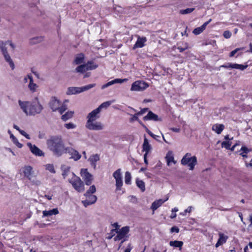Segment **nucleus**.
I'll use <instances>...</instances> for the list:
<instances>
[{"label":"nucleus","mask_w":252,"mask_h":252,"mask_svg":"<svg viewBox=\"0 0 252 252\" xmlns=\"http://www.w3.org/2000/svg\"><path fill=\"white\" fill-rule=\"evenodd\" d=\"M47 148L57 157L62 156L65 153V147L61 135H53L47 140Z\"/></svg>","instance_id":"1"},{"label":"nucleus","mask_w":252,"mask_h":252,"mask_svg":"<svg viewBox=\"0 0 252 252\" xmlns=\"http://www.w3.org/2000/svg\"><path fill=\"white\" fill-rule=\"evenodd\" d=\"M128 80L127 79L125 78V79H121V78H117L111 81H109L107 82V83L104 84L102 86L101 89H104L113 84H116V83H123L124 82H126Z\"/></svg>","instance_id":"16"},{"label":"nucleus","mask_w":252,"mask_h":252,"mask_svg":"<svg viewBox=\"0 0 252 252\" xmlns=\"http://www.w3.org/2000/svg\"><path fill=\"white\" fill-rule=\"evenodd\" d=\"M61 168L63 171L62 176H63V178H65L68 175V173L70 169V167L66 166L64 165H62Z\"/></svg>","instance_id":"35"},{"label":"nucleus","mask_w":252,"mask_h":252,"mask_svg":"<svg viewBox=\"0 0 252 252\" xmlns=\"http://www.w3.org/2000/svg\"><path fill=\"white\" fill-rule=\"evenodd\" d=\"M128 108H129L131 110H132V111H133L134 112H136V113L134 115H132L131 114H129L128 113H127V115L132 116V117L130 118H129V122L130 123H132V122H133L134 121H137L138 122V123L140 125V123H142V122L138 118V116L139 115H137V110L136 109H135L134 108H132L131 107H130V106L128 107Z\"/></svg>","instance_id":"22"},{"label":"nucleus","mask_w":252,"mask_h":252,"mask_svg":"<svg viewBox=\"0 0 252 252\" xmlns=\"http://www.w3.org/2000/svg\"><path fill=\"white\" fill-rule=\"evenodd\" d=\"M144 121H152L154 122L162 121V118H159L158 116L154 113L152 111H149L147 115L143 118Z\"/></svg>","instance_id":"12"},{"label":"nucleus","mask_w":252,"mask_h":252,"mask_svg":"<svg viewBox=\"0 0 252 252\" xmlns=\"http://www.w3.org/2000/svg\"><path fill=\"white\" fill-rule=\"evenodd\" d=\"M82 203L85 207L92 205V203L88 200V199L82 201Z\"/></svg>","instance_id":"58"},{"label":"nucleus","mask_w":252,"mask_h":252,"mask_svg":"<svg viewBox=\"0 0 252 252\" xmlns=\"http://www.w3.org/2000/svg\"><path fill=\"white\" fill-rule=\"evenodd\" d=\"M114 232H116V229H112L110 233H107L108 236L106 237V239L108 240L111 239L115 236Z\"/></svg>","instance_id":"49"},{"label":"nucleus","mask_w":252,"mask_h":252,"mask_svg":"<svg viewBox=\"0 0 252 252\" xmlns=\"http://www.w3.org/2000/svg\"><path fill=\"white\" fill-rule=\"evenodd\" d=\"M37 224L39 225V227L40 228H44L46 226L50 225V223H40L39 224L38 222H37Z\"/></svg>","instance_id":"63"},{"label":"nucleus","mask_w":252,"mask_h":252,"mask_svg":"<svg viewBox=\"0 0 252 252\" xmlns=\"http://www.w3.org/2000/svg\"><path fill=\"white\" fill-rule=\"evenodd\" d=\"M85 65L87 70L95 69L98 67V64H94L93 61H89Z\"/></svg>","instance_id":"33"},{"label":"nucleus","mask_w":252,"mask_h":252,"mask_svg":"<svg viewBox=\"0 0 252 252\" xmlns=\"http://www.w3.org/2000/svg\"><path fill=\"white\" fill-rule=\"evenodd\" d=\"M166 158L167 160V164L169 165V163L174 161V157L172 156H169L168 154H167L166 156Z\"/></svg>","instance_id":"53"},{"label":"nucleus","mask_w":252,"mask_h":252,"mask_svg":"<svg viewBox=\"0 0 252 252\" xmlns=\"http://www.w3.org/2000/svg\"><path fill=\"white\" fill-rule=\"evenodd\" d=\"M47 169L50 171L51 173H55V170L53 164H47Z\"/></svg>","instance_id":"51"},{"label":"nucleus","mask_w":252,"mask_h":252,"mask_svg":"<svg viewBox=\"0 0 252 252\" xmlns=\"http://www.w3.org/2000/svg\"><path fill=\"white\" fill-rule=\"evenodd\" d=\"M228 239V236H225L223 233H219V238L218 240L217 243L216 244L215 247L216 248L219 247L220 246L224 244Z\"/></svg>","instance_id":"20"},{"label":"nucleus","mask_w":252,"mask_h":252,"mask_svg":"<svg viewBox=\"0 0 252 252\" xmlns=\"http://www.w3.org/2000/svg\"><path fill=\"white\" fill-rule=\"evenodd\" d=\"M80 174L84 180L85 184L87 186H90L93 180V176L88 172V169L86 168L81 169Z\"/></svg>","instance_id":"7"},{"label":"nucleus","mask_w":252,"mask_h":252,"mask_svg":"<svg viewBox=\"0 0 252 252\" xmlns=\"http://www.w3.org/2000/svg\"><path fill=\"white\" fill-rule=\"evenodd\" d=\"M100 111L97 108L89 113L87 116V122H94L100 117Z\"/></svg>","instance_id":"10"},{"label":"nucleus","mask_w":252,"mask_h":252,"mask_svg":"<svg viewBox=\"0 0 252 252\" xmlns=\"http://www.w3.org/2000/svg\"><path fill=\"white\" fill-rule=\"evenodd\" d=\"M135 182L137 187L140 189L141 191L142 192H144L145 190V184L144 181L137 178Z\"/></svg>","instance_id":"30"},{"label":"nucleus","mask_w":252,"mask_h":252,"mask_svg":"<svg viewBox=\"0 0 252 252\" xmlns=\"http://www.w3.org/2000/svg\"><path fill=\"white\" fill-rule=\"evenodd\" d=\"M86 127L91 130H100L104 128V126L100 122H86Z\"/></svg>","instance_id":"9"},{"label":"nucleus","mask_w":252,"mask_h":252,"mask_svg":"<svg viewBox=\"0 0 252 252\" xmlns=\"http://www.w3.org/2000/svg\"><path fill=\"white\" fill-rule=\"evenodd\" d=\"M87 197L92 204H94L97 200V197L94 195L89 194Z\"/></svg>","instance_id":"42"},{"label":"nucleus","mask_w":252,"mask_h":252,"mask_svg":"<svg viewBox=\"0 0 252 252\" xmlns=\"http://www.w3.org/2000/svg\"><path fill=\"white\" fill-rule=\"evenodd\" d=\"M192 207L189 206L187 209H186L183 212L180 213V215L183 216L186 215L187 213H189L191 211Z\"/></svg>","instance_id":"56"},{"label":"nucleus","mask_w":252,"mask_h":252,"mask_svg":"<svg viewBox=\"0 0 252 252\" xmlns=\"http://www.w3.org/2000/svg\"><path fill=\"white\" fill-rule=\"evenodd\" d=\"M248 66L247 63L245 64H240L238 63H233V65L231 66V68H235L239 69L241 70H244Z\"/></svg>","instance_id":"31"},{"label":"nucleus","mask_w":252,"mask_h":252,"mask_svg":"<svg viewBox=\"0 0 252 252\" xmlns=\"http://www.w3.org/2000/svg\"><path fill=\"white\" fill-rule=\"evenodd\" d=\"M37 85L33 83V80L31 79L30 83L29 84V88L32 92H35V89L37 87Z\"/></svg>","instance_id":"41"},{"label":"nucleus","mask_w":252,"mask_h":252,"mask_svg":"<svg viewBox=\"0 0 252 252\" xmlns=\"http://www.w3.org/2000/svg\"><path fill=\"white\" fill-rule=\"evenodd\" d=\"M99 160V156L98 154H95L91 156L88 160L90 161L91 165L93 167L94 169L96 168V162Z\"/></svg>","instance_id":"23"},{"label":"nucleus","mask_w":252,"mask_h":252,"mask_svg":"<svg viewBox=\"0 0 252 252\" xmlns=\"http://www.w3.org/2000/svg\"><path fill=\"white\" fill-rule=\"evenodd\" d=\"M148 86V84L143 81H136L132 84L130 90L132 91H143Z\"/></svg>","instance_id":"8"},{"label":"nucleus","mask_w":252,"mask_h":252,"mask_svg":"<svg viewBox=\"0 0 252 252\" xmlns=\"http://www.w3.org/2000/svg\"><path fill=\"white\" fill-rule=\"evenodd\" d=\"M231 32L229 31H225L223 33V35L225 38H229L231 37Z\"/></svg>","instance_id":"52"},{"label":"nucleus","mask_w":252,"mask_h":252,"mask_svg":"<svg viewBox=\"0 0 252 252\" xmlns=\"http://www.w3.org/2000/svg\"><path fill=\"white\" fill-rule=\"evenodd\" d=\"M1 51L2 52V53L3 55V56H5V55H9V54L7 52V49L5 46H2L0 47Z\"/></svg>","instance_id":"55"},{"label":"nucleus","mask_w":252,"mask_h":252,"mask_svg":"<svg viewBox=\"0 0 252 252\" xmlns=\"http://www.w3.org/2000/svg\"><path fill=\"white\" fill-rule=\"evenodd\" d=\"M181 163L183 165H188L189 170H192L197 164V160L195 156L191 157V154L187 153L183 157Z\"/></svg>","instance_id":"3"},{"label":"nucleus","mask_w":252,"mask_h":252,"mask_svg":"<svg viewBox=\"0 0 252 252\" xmlns=\"http://www.w3.org/2000/svg\"><path fill=\"white\" fill-rule=\"evenodd\" d=\"M84 54L80 53L78 54L74 60V63L76 64H80L83 63L84 60Z\"/></svg>","instance_id":"28"},{"label":"nucleus","mask_w":252,"mask_h":252,"mask_svg":"<svg viewBox=\"0 0 252 252\" xmlns=\"http://www.w3.org/2000/svg\"><path fill=\"white\" fill-rule=\"evenodd\" d=\"M4 59L5 60V61L9 63L11 68L12 69H14V63L12 61V59H11V57L10 56H9V55H5V56H4Z\"/></svg>","instance_id":"37"},{"label":"nucleus","mask_w":252,"mask_h":252,"mask_svg":"<svg viewBox=\"0 0 252 252\" xmlns=\"http://www.w3.org/2000/svg\"><path fill=\"white\" fill-rule=\"evenodd\" d=\"M113 177L116 180V190H120L123 184L121 169L119 168L115 171L113 174Z\"/></svg>","instance_id":"6"},{"label":"nucleus","mask_w":252,"mask_h":252,"mask_svg":"<svg viewBox=\"0 0 252 252\" xmlns=\"http://www.w3.org/2000/svg\"><path fill=\"white\" fill-rule=\"evenodd\" d=\"M131 176L130 173L128 171H126L125 173V182L126 184L130 185L131 184Z\"/></svg>","instance_id":"36"},{"label":"nucleus","mask_w":252,"mask_h":252,"mask_svg":"<svg viewBox=\"0 0 252 252\" xmlns=\"http://www.w3.org/2000/svg\"><path fill=\"white\" fill-rule=\"evenodd\" d=\"M74 111H69L66 112L64 114L62 115L61 119L65 122L67 120L72 118L73 116Z\"/></svg>","instance_id":"29"},{"label":"nucleus","mask_w":252,"mask_h":252,"mask_svg":"<svg viewBox=\"0 0 252 252\" xmlns=\"http://www.w3.org/2000/svg\"><path fill=\"white\" fill-rule=\"evenodd\" d=\"M22 170L24 174V177H26L31 181L32 185H35L36 186L40 185V182L39 181L32 179V166H25L22 169Z\"/></svg>","instance_id":"5"},{"label":"nucleus","mask_w":252,"mask_h":252,"mask_svg":"<svg viewBox=\"0 0 252 252\" xmlns=\"http://www.w3.org/2000/svg\"><path fill=\"white\" fill-rule=\"evenodd\" d=\"M233 65V63H228L224 64L220 66V67H223L225 68H231V66Z\"/></svg>","instance_id":"61"},{"label":"nucleus","mask_w":252,"mask_h":252,"mask_svg":"<svg viewBox=\"0 0 252 252\" xmlns=\"http://www.w3.org/2000/svg\"><path fill=\"white\" fill-rule=\"evenodd\" d=\"M18 103L21 109L27 115L34 116L40 114L43 109L37 97H35L32 101L19 100Z\"/></svg>","instance_id":"2"},{"label":"nucleus","mask_w":252,"mask_h":252,"mask_svg":"<svg viewBox=\"0 0 252 252\" xmlns=\"http://www.w3.org/2000/svg\"><path fill=\"white\" fill-rule=\"evenodd\" d=\"M43 36H36L30 39L29 43L31 45H35L42 42L43 41Z\"/></svg>","instance_id":"25"},{"label":"nucleus","mask_w":252,"mask_h":252,"mask_svg":"<svg viewBox=\"0 0 252 252\" xmlns=\"http://www.w3.org/2000/svg\"><path fill=\"white\" fill-rule=\"evenodd\" d=\"M147 41L146 37H140L138 36L137 41L133 46V48H142L145 46V42Z\"/></svg>","instance_id":"18"},{"label":"nucleus","mask_w":252,"mask_h":252,"mask_svg":"<svg viewBox=\"0 0 252 252\" xmlns=\"http://www.w3.org/2000/svg\"><path fill=\"white\" fill-rule=\"evenodd\" d=\"M111 104V102L110 101H106V102H104L103 103H102V104H101L97 108L98 109H99V110L101 111L102 108H107V107H108Z\"/></svg>","instance_id":"43"},{"label":"nucleus","mask_w":252,"mask_h":252,"mask_svg":"<svg viewBox=\"0 0 252 252\" xmlns=\"http://www.w3.org/2000/svg\"><path fill=\"white\" fill-rule=\"evenodd\" d=\"M168 198H167L165 200H163L161 199H159L158 200H156L153 202L151 206V209L154 211L157 210L159 207H160L164 202H165L166 200H168Z\"/></svg>","instance_id":"21"},{"label":"nucleus","mask_w":252,"mask_h":252,"mask_svg":"<svg viewBox=\"0 0 252 252\" xmlns=\"http://www.w3.org/2000/svg\"><path fill=\"white\" fill-rule=\"evenodd\" d=\"M86 71H87V70L86 66V65L85 63V64H81V65L78 66L75 68L74 72L83 73L86 72Z\"/></svg>","instance_id":"34"},{"label":"nucleus","mask_w":252,"mask_h":252,"mask_svg":"<svg viewBox=\"0 0 252 252\" xmlns=\"http://www.w3.org/2000/svg\"><path fill=\"white\" fill-rule=\"evenodd\" d=\"M241 50V48H236L235 49V50H234L233 51H231L230 54H229V57H233L235 54L239 51H240Z\"/></svg>","instance_id":"60"},{"label":"nucleus","mask_w":252,"mask_h":252,"mask_svg":"<svg viewBox=\"0 0 252 252\" xmlns=\"http://www.w3.org/2000/svg\"><path fill=\"white\" fill-rule=\"evenodd\" d=\"M194 9V8H188L186 9L180 10L179 13L183 15L191 13Z\"/></svg>","instance_id":"39"},{"label":"nucleus","mask_w":252,"mask_h":252,"mask_svg":"<svg viewBox=\"0 0 252 252\" xmlns=\"http://www.w3.org/2000/svg\"><path fill=\"white\" fill-rule=\"evenodd\" d=\"M67 153L71 155L70 158L73 159L75 161L79 160L81 157V156L79 152L71 147H66L65 153Z\"/></svg>","instance_id":"13"},{"label":"nucleus","mask_w":252,"mask_h":252,"mask_svg":"<svg viewBox=\"0 0 252 252\" xmlns=\"http://www.w3.org/2000/svg\"><path fill=\"white\" fill-rule=\"evenodd\" d=\"M177 48L179 50L180 52H183L185 50H186V49H187L188 48V46H187V43H186L185 47H180V46H178Z\"/></svg>","instance_id":"62"},{"label":"nucleus","mask_w":252,"mask_h":252,"mask_svg":"<svg viewBox=\"0 0 252 252\" xmlns=\"http://www.w3.org/2000/svg\"><path fill=\"white\" fill-rule=\"evenodd\" d=\"M149 109L148 108H144L142 109H141V110L140 111L137 112V115L141 116L145 114L146 112H149Z\"/></svg>","instance_id":"48"},{"label":"nucleus","mask_w":252,"mask_h":252,"mask_svg":"<svg viewBox=\"0 0 252 252\" xmlns=\"http://www.w3.org/2000/svg\"><path fill=\"white\" fill-rule=\"evenodd\" d=\"M81 87H70L68 88L66 94L67 95L76 94L82 93Z\"/></svg>","instance_id":"19"},{"label":"nucleus","mask_w":252,"mask_h":252,"mask_svg":"<svg viewBox=\"0 0 252 252\" xmlns=\"http://www.w3.org/2000/svg\"><path fill=\"white\" fill-rule=\"evenodd\" d=\"M231 145V142L223 141L221 143V147H224L225 149L229 150L230 149Z\"/></svg>","instance_id":"45"},{"label":"nucleus","mask_w":252,"mask_h":252,"mask_svg":"<svg viewBox=\"0 0 252 252\" xmlns=\"http://www.w3.org/2000/svg\"><path fill=\"white\" fill-rule=\"evenodd\" d=\"M152 149V146L149 144V141L147 138L146 135L144 134V142L142 145V151L145 152V154H147V155H148Z\"/></svg>","instance_id":"17"},{"label":"nucleus","mask_w":252,"mask_h":252,"mask_svg":"<svg viewBox=\"0 0 252 252\" xmlns=\"http://www.w3.org/2000/svg\"><path fill=\"white\" fill-rule=\"evenodd\" d=\"M67 109V105L63 103L61 106H59V108L57 111L60 113V114L63 115V114Z\"/></svg>","instance_id":"40"},{"label":"nucleus","mask_w":252,"mask_h":252,"mask_svg":"<svg viewBox=\"0 0 252 252\" xmlns=\"http://www.w3.org/2000/svg\"><path fill=\"white\" fill-rule=\"evenodd\" d=\"M252 150V149H249L246 146H242L240 151H242V153L247 154L250 152H251Z\"/></svg>","instance_id":"50"},{"label":"nucleus","mask_w":252,"mask_h":252,"mask_svg":"<svg viewBox=\"0 0 252 252\" xmlns=\"http://www.w3.org/2000/svg\"><path fill=\"white\" fill-rule=\"evenodd\" d=\"M170 232L171 233H173V232L178 233V232H179V228L176 226H174L171 228Z\"/></svg>","instance_id":"57"},{"label":"nucleus","mask_w":252,"mask_h":252,"mask_svg":"<svg viewBox=\"0 0 252 252\" xmlns=\"http://www.w3.org/2000/svg\"><path fill=\"white\" fill-rule=\"evenodd\" d=\"M95 86V84H90L89 85H87L86 86L81 87L82 92H83L84 91L89 90L93 87Z\"/></svg>","instance_id":"44"},{"label":"nucleus","mask_w":252,"mask_h":252,"mask_svg":"<svg viewBox=\"0 0 252 252\" xmlns=\"http://www.w3.org/2000/svg\"><path fill=\"white\" fill-rule=\"evenodd\" d=\"M43 217L51 216L53 215L59 214V211L57 208H54L50 210H45L43 211Z\"/></svg>","instance_id":"26"},{"label":"nucleus","mask_w":252,"mask_h":252,"mask_svg":"<svg viewBox=\"0 0 252 252\" xmlns=\"http://www.w3.org/2000/svg\"><path fill=\"white\" fill-rule=\"evenodd\" d=\"M129 232V227L128 226L122 227L119 230L116 231V233L118 234L122 239H127L128 238L127 234Z\"/></svg>","instance_id":"15"},{"label":"nucleus","mask_w":252,"mask_h":252,"mask_svg":"<svg viewBox=\"0 0 252 252\" xmlns=\"http://www.w3.org/2000/svg\"><path fill=\"white\" fill-rule=\"evenodd\" d=\"M8 133L10 135V138H11L13 143L19 148H21L23 147V144L19 142L17 138L14 136L10 130H8Z\"/></svg>","instance_id":"27"},{"label":"nucleus","mask_w":252,"mask_h":252,"mask_svg":"<svg viewBox=\"0 0 252 252\" xmlns=\"http://www.w3.org/2000/svg\"><path fill=\"white\" fill-rule=\"evenodd\" d=\"M73 178L69 180L74 189L78 192H81L85 190L84 184L81 179L72 173Z\"/></svg>","instance_id":"4"},{"label":"nucleus","mask_w":252,"mask_h":252,"mask_svg":"<svg viewBox=\"0 0 252 252\" xmlns=\"http://www.w3.org/2000/svg\"><path fill=\"white\" fill-rule=\"evenodd\" d=\"M203 31V30L201 29V28L200 27H199L195 28L193 30L192 32L195 35H198L200 33H201Z\"/></svg>","instance_id":"46"},{"label":"nucleus","mask_w":252,"mask_h":252,"mask_svg":"<svg viewBox=\"0 0 252 252\" xmlns=\"http://www.w3.org/2000/svg\"><path fill=\"white\" fill-rule=\"evenodd\" d=\"M49 106L53 111H57L60 105V101L56 97L52 96L49 103Z\"/></svg>","instance_id":"14"},{"label":"nucleus","mask_w":252,"mask_h":252,"mask_svg":"<svg viewBox=\"0 0 252 252\" xmlns=\"http://www.w3.org/2000/svg\"><path fill=\"white\" fill-rule=\"evenodd\" d=\"M170 129L175 132H179L180 131V129L179 128L171 127Z\"/></svg>","instance_id":"64"},{"label":"nucleus","mask_w":252,"mask_h":252,"mask_svg":"<svg viewBox=\"0 0 252 252\" xmlns=\"http://www.w3.org/2000/svg\"><path fill=\"white\" fill-rule=\"evenodd\" d=\"M212 21L211 19H210L208 21L205 22L200 27L201 29L204 31L205 29L206 26L211 22Z\"/></svg>","instance_id":"59"},{"label":"nucleus","mask_w":252,"mask_h":252,"mask_svg":"<svg viewBox=\"0 0 252 252\" xmlns=\"http://www.w3.org/2000/svg\"><path fill=\"white\" fill-rule=\"evenodd\" d=\"M224 128V125L223 124H214L213 125L212 130L215 131L217 134H220Z\"/></svg>","instance_id":"24"},{"label":"nucleus","mask_w":252,"mask_h":252,"mask_svg":"<svg viewBox=\"0 0 252 252\" xmlns=\"http://www.w3.org/2000/svg\"><path fill=\"white\" fill-rule=\"evenodd\" d=\"M96 191V188L94 185L91 186L89 189L87 190L86 193L84 194V195L86 196H88L89 194H92L94 193Z\"/></svg>","instance_id":"38"},{"label":"nucleus","mask_w":252,"mask_h":252,"mask_svg":"<svg viewBox=\"0 0 252 252\" xmlns=\"http://www.w3.org/2000/svg\"><path fill=\"white\" fill-rule=\"evenodd\" d=\"M19 132L21 134L25 136L27 139H30L31 137L30 135L27 134L24 130L20 129L19 130Z\"/></svg>","instance_id":"54"},{"label":"nucleus","mask_w":252,"mask_h":252,"mask_svg":"<svg viewBox=\"0 0 252 252\" xmlns=\"http://www.w3.org/2000/svg\"><path fill=\"white\" fill-rule=\"evenodd\" d=\"M169 244L170 246L175 248H179L181 250L183 245V242L181 241L175 240L170 241L169 242Z\"/></svg>","instance_id":"32"},{"label":"nucleus","mask_w":252,"mask_h":252,"mask_svg":"<svg viewBox=\"0 0 252 252\" xmlns=\"http://www.w3.org/2000/svg\"><path fill=\"white\" fill-rule=\"evenodd\" d=\"M27 146L30 148L31 152L36 156H44V153L38 148L35 145H32L31 143L28 142Z\"/></svg>","instance_id":"11"},{"label":"nucleus","mask_w":252,"mask_h":252,"mask_svg":"<svg viewBox=\"0 0 252 252\" xmlns=\"http://www.w3.org/2000/svg\"><path fill=\"white\" fill-rule=\"evenodd\" d=\"M64 126L68 129H73L76 127V126L72 123H69L64 124Z\"/></svg>","instance_id":"47"}]
</instances>
